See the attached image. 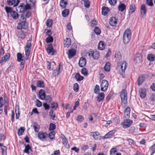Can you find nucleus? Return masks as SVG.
I'll list each match as a JSON object with an SVG mask.
<instances>
[{
    "label": "nucleus",
    "instance_id": "79ce46f5",
    "mask_svg": "<svg viewBox=\"0 0 155 155\" xmlns=\"http://www.w3.org/2000/svg\"><path fill=\"white\" fill-rule=\"evenodd\" d=\"M33 127L34 128L35 131L36 132H38L39 131L40 126L36 122H35L34 123Z\"/></svg>",
    "mask_w": 155,
    "mask_h": 155
},
{
    "label": "nucleus",
    "instance_id": "a19ab883",
    "mask_svg": "<svg viewBox=\"0 0 155 155\" xmlns=\"http://www.w3.org/2000/svg\"><path fill=\"white\" fill-rule=\"evenodd\" d=\"M69 11L68 9H65L62 12V16L64 17L67 16L69 15Z\"/></svg>",
    "mask_w": 155,
    "mask_h": 155
},
{
    "label": "nucleus",
    "instance_id": "20e7f679",
    "mask_svg": "<svg viewBox=\"0 0 155 155\" xmlns=\"http://www.w3.org/2000/svg\"><path fill=\"white\" fill-rule=\"evenodd\" d=\"M127 63L125 61H123L120 63L116 68L117 70L119 71L120 74H122L125 72L126 68L127 67Z\"/></svg>",
    "mask_w": 155,
    "mask_h": 155
},
{
    "label": "nucleus",
    "instance_id": "338daca9",
    "mask_svg": "<svg viewBox=\"0 0 155 155\" xmlns=\"http://www.w3.org/2000/svg\"><path fill=\"white\" fill-rule=\"evenodd\" d=\"M36 106L38 107H40L42 106V103L39 100L37 99L36 101Z\"/></svg>",
    "mask_w": 155,
    "mask_h": 155
},
{
    "label": "nucleus",
    "instance_id": "6ab92c4d",
    "mask_svg": "<svg viewBox=\"0 0 155 155\" xmlns=\"http://www.w3.org/2000/svg\"><path fill=\"white\" fill-rule=\"evenodd\" d=\"M45 92L44 90L41 89L39 91L38 97L40 99L44 100L45 98L46 97Z\"/></svg>",
    "mask_w": 155,
    "mask_h": 155
},
{
    "label": "nucleus",
    "instance_id": "bb28decb",
    "mask_svg": "<svg viewBox=\"0 0 155 155\" xmlns=\"http://www.w3.org/2000/svg\"><path fill=\"white\" fill-rule=\"evenodd\" d=\"M136 9L135 5L133 4H131L130 7V11L129 12V14L131 15L135 11Z\"/></svg>",
    "mask_w": 155,
    "mask_h": 155
},
{
    "label": "nucleus",
    "instance_id": "09e8293b",
    "mask_svg": "<svg viewBox=\"0 0 155 155\" xmlns=\"http://www.w3.org/2000/svg\"><path fill=\"white\" fill-rule=\"evenodd\" d=\"M100 91L99 86L98 85H96L95 86L94 89V92L96 94H98L99 93Z\"/></svg>",
    "mask_w": 155,
    "mask_h": 155
},
{
    "label": "nucleus",
    "instance_id": "13d9d810",
    "mask_svg": "<svg viewBox=\"0 0 155 155\" xmlns=\"http://www.w3.org/2000/svg\"><path fill=\"white\" fill-rule=\"evenodd\" d=\"M87 70L85 68H83L81 69V73L85 76H86L87 75Z\"/></svg>",
    "mask_w": 155,
    "mask_h": 155
},
{
    "label": "nucleus",
    "instance_id": "ea45409f",
    "mask_svg": "<svg viewBox=\"0 0 155 155\" xmlns=\"http://www.w3.org/2000/svg\"><path fill=\"white\" fill-rule=\"evenodd\" d=\"M63 69V66L61 65V63H60L58 66V68H57L55 70V73L57 72V74H59L61 71Z\"/></svg>",
    "mask_w": 155,
    "mask_h": 155
},
{
    "label": "nucleus",
    "instance_id": "e433bc0d",
    "mask_svg": "<svg viewBox=\"0 0 155 155\" xmlns=\"http://www.w3.org/2000/svg\"><path fill=\"white\" fill-rule=\"evenodd\" d=\"M60 4L61 7L64 8H66L67 5V2L66 0H61L60 1Z\"/></svg>",
    "mask_w": 155,
    "mask_h": 155
},
{
    "label": "nucleus",
    "instance_id": "c85d7f7f",
    "mask_svg": "<svg viewBox=\"0 0 155 155\" xmlns=\"http://www.w3.org/2000/svg\"><path fill=\"white\" fill-rule=\"evenodd\" d=\"M118 10L121 12H123L126 8V5L123 3H120L118 7Z\"/></svg>",
    "mask_w": 155,
    "mask_h": 155
},
{
    "label": "nucleus",
    "instance_id": "a211bd4d",
    "mask_svg": "<svg viewBox=\"0 0 155 155\" xmlns=\"http://www.w3.org/2000/svg\"><path fill=\"white\" fill-rule=\"evenodd\" d=\"M140 97L142 98H143L146 96V90L145 88H142L140 89L139 91Z\"/></svg>",
    "mask_w": 155,
    "mask_h": 155
},
{
    "label": "nucleus",
    "instance_id": "f3484780",
    "mask_svg": "<svg viewBox=\"0 0 155 155\" xmlns=\"http://www.w3.org/2000/svg\"><path fill=\"white\" fill-rule=\"evenodd\" d=\"M61 137H62V143L64 146L67 148H69V145L68 143V141L67 139L65 136L63 134H62Z\"/></svg>",
    "mask_w": 155,
    "mask_h": 155
},
{
    "label": "nucleus",
    "instance_id": "cd10ccee",
    "mask_svg": "<svg viewBox=\"0 0 155 155\" xmlns=\"http://www.w3.org/2000/svg\"><path fill=\"white\" fill-rule=\"evenodd\" d=\"M114 58L116 61H119L121 59V56L120 51H116L114 55Z\"/></svg>",
    "mask_w": 155,
    "mask_h": 155
},
{
    "label": "nucleus",
    "instance_id": "774afa93",
    "mask_svg": "<svg viewBox=\"0 0 155 155\" xmlns=\"http://www.w3.org/2000/svg\"><path fill=\"white\" fill-rule=\"evenodd\" d=\"M58 107V104L57 103H53L51 104V107L52 109H56Z\"/></svg>",
    "mask_w": 155,
    "mask_h": 155
},
{
    "label": "nucleus",
    "instance_id": "7c9ffc66",
    "mask_svg": "<svg viewBox=\"0 0 155 155\" xmlns=\"http://www.w3.org/2000/svg\"><path fill=\"white\" fill-rule=\"evenodd\" d=\"M147 59L150 61H153L155 60V56L154 54H150L147 56Z\"/></svg>",
    "mask_w": 155,
    "mask_h": 155
},
{
    "label": "nucleus",
    "instance_id": "864d4df0",
    "mask_svg": "<svg viewBox=\"0 0 155 155\" xmlns=\"http://www.w3.org/2000/svg\"><path fill=\"white\" fill-rule=\"evenodd\" d=\"M45 99L47 103H49L51 101L52 98L50 96L47 95L45 97Z\"/></svg>",
    "mask_w": 155,
    "mask_h": 155
},
{
    "label": "nucleus",
    "instance_id": "37998d69",
    "mask_svg": "<svg viewBox=\"0 0 155 155\" xmlns=\"http://www.w3.org/2000/svg\"><path fill=\"white\" fill-rule=\"evenodd\" d=\"M31 150V147L29 144H27V145L25 146V148L24 150V152L28 154H29V150Z\"/></svg>",
    "mask_w": 155,
    "mask_h": 155
},
{
    "label": "nucleus",
    "instance_id": "0eeeda50",
    "mask_svg": "<svg viewBox=\"0 0 155 155\" xmlns=\"http://www.w3.org/2000/svg\"><path fill=\"white\" fill-rule=\"evenodd\" d=\"M133 123L132 120L126 119L121 123L123 128H126L129 127Z\"/></svg>",
    "mask_w": 155,
    "mask_h": 155
},
{
    "label": "nucleus",
    "instance_id": "dca6fc26",
    "mask_svg": "<svg viewBox=\"0 0 155 155\" xmlns=\"http://www.w3.org/2000/svg\"><path fill=\"white\" fill-rule=\"evenodd\" d=\"M118 20L115 17H112L110 19L109 24L112 26H115L116 25Z\"/></svg>",
    "mask_w": 155,
    "mask_h": 155
},
{
    "label": "nucleus",
    "instance_id": "39448f33",
    "mask_svg": "<svg viewBox=\"0 0 155 155\" xmlns=\"http://www.w3.org/2000/svg\"><path fill=\"white\" fill-rule=\"evenodd\" d=\"M31 9V6L29 4H27L25 5L24 4L22 3L16 8V11L18 12H25L28 10Z\"/></svg>",
    "mask_w": 155,
    "mask_h": 155
},
{
    "label": "nucleus",
    "instance_id": "b1692460",
    "mask_svg": "<svg viewBox=\"0 0 155 155\" xmlns=\"http://www.w3.org/2000/svg\"><path fill=\"white\" fill-rule=\"evenodd\" d=\"M98 94L97 97V101L99 102L101 101L104 98V94L103 92L98 93Z\"/></svg>",
    "mask_w": 155,
    "mask_h": 155
},
{
    "label": "nucleus",
    "instance_id": "5fc2aeb1",
    "mask_svg": "<svg viewBox=\"0 0 155 155\" xmlns=\"http://www.w3.org/2000/svg\"><path fill=\"white\" fill-rule=\"evenodd\" d=\"M73 89L76 92H77L78 91L79 86L77 83H76L74 84L73 86Z\"/></svg>",
    "mask_w": 155,
    "mask_h": 155
},
{
    "label": "nucleus",
    "instance_id": "c03bdc74",
    "mask_svg": "<svg viewBox=\"0 0 155 155\" xmlns=\"http://www.w3.org/2000/svg\"><path fill=\"white\" fill-rule=\"evenodd\" d=\"M55 134L54 131L51 132L48 134V137L51 140L54 139L55 138Z\"/></svg>",
    "mask_w": 155,
    "mask_h": 155
},
{
    "label": "nucleus",
    "instance_id": "3c124183",
    "mask_svg": "<svg viewBox=\"0 0 155 155\" xmlns=\"http://www.w3.org/2000/svg\"><path fill=\"white\" fill-rule=\"evenodd\" d=\"M84 120L83 117L81 115H78L76 120L78 122H82Z\"/></svg>",
    "mask_w": 155,
    "mask_h": 155
},
{
    "label": "nucleus",
    "instance_id": "ddd939ff",
    "mask_svg": "<svg viewBox=\"0 0 155 155\" xmlns=\"http://www.w3.org/2000/svg\"><path fill=\"white\" fill-rule=\"evenodd\" d=\"M46 50L48 54H50L51 53L52 55L54 54V51L51 44H48L47 45Z\"/></svg>",
    "mask_w": 155,
    "mask_h": 155
},
{
    "label": "nucleus",
    "instance_id": "f704fd0d",
    "mask_svg": "<svg viewBox=\"0 0 155 155\" xmlns=\"http://www.w3.org/2000/svg\"><path fill=\"white\" fill-rule=\"evenodd\" d=\"M105 48V45L104 42L102 41H100L98 45V49L99 50H103Z\"/></svg>",
    "mask_w": 155,
    "mask_h": 155
},
{
    "label": "nucleus",
    "instance_id": "de8ad7c7",
    "mask_svg": "<svg viewBox=\"0 0 155 155\" xmlns=\"http://www.w3.org/2000/svg\"><path fill=\"white\" fill-rule=\"evenodd\" d=\"M25 130L24 127H21L18 130V135H22Z\"/></svg>",
    "mask_w": 155,
    "mask_h": 155
},
{
    "label": "nucleus",
    "instance_id": "69168bd1",
    "mask_svg": "<svg viewBox=\"0 0 155 155\" xmlns=\"http://www.w3.org/2000/svg\"><path fill=\"white\" fill-rule=\"evenodd\" d=\"M23 25V28L25 29H27L28 27V23L26 21L21 22Z\"/></svg>",
    "mask_w": 155,
    "mask_h": 155
},
{
    "label": "nucleus",
    "instance_id": "1a4fd4ad",
    "mask_svg": "<svg viewBox=\"0 0 155 155\" xmlns=\"http://www.w3.org/2000/svg\"><path fill=\"white\" fill-rule=\"evenodd\" d=\"M20 2L19 0H7L6 3L9 6L13 5V7H16Z\"/></svg>",
    "mask_w": 155,
    "mask_h": 155
},
{
    "label": "nucleus",
    "instance_id": "4be33fe9",
    "mask_svg": "<svg viewBox=\"0 0 155 155\" xmlns=\"http://www.w3.org/2000/svg\"><path fill=\"white\" fill-rule=\"evenodd\" d=\"M71 43V39L70 38H66L64 41V44L65 47L68 48Z\"/></svg>",
    "mask_w": 155,
    "mask_h": 155
},
{
    "label": "nucleus",
    "instance_id": "4c0bfd02",
    "mask_svg": "<svg viewBox=\"0 0 155 155\" xmlns=\"http://www.w3.org/2000/svg\"><path fill=\"white\" fill-rule=\"evenodd\" d=\"M110 64L109 62H107L104 67V70L107 72H109L110 71Z\"/></svg>",
    "mask_w": 155,
    "mask_h": 155
},
{
    "label": "nucleus",
    "instance_id": "9d476101",
    "mask_svg": "<svg viewBox=\"0 0 155 155\" xmlns=\"http://www.w3.org/2000/svg\"><path fill=\"white\" fill-rule=\"evenodd\" d=\"M17 36L19 38L23 39L26 36L25 32L21 30H17L16 31Z\"/></svg>",
    "mask_w": 155,
    "mask_h": 155
},
{
    "label": "nucleus",
    "instance_id": "e2e57ef3",
    "mask_svg": "<svg viewBox=\"0 0 155 155\" xmlns=\"http://www.w3.org/2000/svg\"><path fill=\"white\" fill-rule=\"evenodd\" d=\"M26 20V18L24 15L23 14L21 15L20 21L21 22H25Z\"/></svg>",
    "mask_w": 155,
    "mask_h": 155
},
{
    "label": "nucleus",
    "instance_id": "f257e3e1",
    "mask_svg": "<svg viewBox=\"0 0 155 155\" xmlns=\"http://www.w3.org/2000/svg\"><path fill=\"white\" fill-rule=\"evenodd\" d=\"M31 41L32 38H30L26 43V45L25 47V59L26 60H28L29 56L30 54L31 47Z\"/></svg>",
    "mask_w": 155,
    "mask_h": 155
},
{
    "label": "nucleus",
    "instance_id": "72a5a7b5",
    "mask_svg": "<svg viewBox=\"0 0 155 155\" xmlns=\"http://www.w3.org/2000/svg\"><path fill=\"white\" fill-rule=\"evenodd\" d=\"M91 136H92L94 138L97 139L99 137V134L97 132H91L90 133Z\"/></svg>",
    "mask_w": 155,
    "mask_h": 155
},
{
    "label": "nucleus",
    "instance_id": "2f4dec72",
    "mask_svg": "<svg viewBox=\"0 0 155 155\" xmlns=\"http://www.w3.org/2000/svg\"><path fill=\"white\" fill-rule=\"evenodd\" d=\"M145 80V78L143 76H140L137 80V84L139 86L141 85Z\"/></svg>",
    "mask_w": 155,
    "mask_h": 155
},
{
    "label": "nucleus",
    "instance_id": "a878e982",
    "mask_svg": "<svg viewBox=\"0 0 155 155\" xmlns=\"http://www.w3.org/2000/svg\"><path fill=\"white\" fill-rule=\"evenodd\" d=\"M110 155H121L120 153H118L117 152V149L116 148H112L110 151Z\"/></svg>",
    "mask_w": 155,
    "mask_h": 155
},
{
    "label": "nucleus",
    "instance_id": "49530a36",
    "mask_svg": "<svg viewBox=\"0 0 155 155\" xmlns=\"http://www.w3.org/2000/svg\"><path fill=\"white\" fill-rule=\"evenodd\" d=\"M53 41V37L50 35H49L48 37L46 39V41L47 43L51 42Z\"/></svg>",
    "mask_w": 155,
    "mask_h": 155
},
{
    "label": "nucleus",
    "instance_id": "c756f323",
    "mask_svg": "<svg viewBox=\"0 0 155 155\" xmlns=\"http://www.w3.org/2000/svg\"><path fill=\"white\" fill-rule=\"evenodd\" d=\"M109 11V10L108 8L104 6L103 7L101 13L104 15H106L107 14Z\"/></svg>",
    "mask_w": 155,
    "mask_h": 155
},
{
    "label": "nucleus",
    "instance_id": "c9c22d12",
    "mask_svg": "<svg viewBox=\"0 0 155 155\" xmlns=\"http://www.w3.org/2000/svg\"><path fill=\"white\" fill-rule=\"evenodd\" d=\"M12 18L14 19H18V14L15 11H13L10 14Z\"/></svg>",
    "mask_w": 155,
    "mask_h": 155
},
{
    "label": "nucleus",
    "instance_id": "603ef678",
    "mask_svg": "<svg viewBox=\"0 0 155 155\" xmlns=\"http://www.w3.org/2000/svg\"><path fill=\"white\" fill-rule=\"evenodd\" d=\"M2 153L3 155H6L7 148L5 146L2 147L1 148Z\"/></svg>",
    "mask_w": 155,
    "mask_h": 155
},
{
    "label": "nucleus",
    "instance_id": "4d7b16f0",
    "mask_svg": "<svg viewBox=\"0 0 155 155\" xmlns=\"http://www.w3.org/2000/svg\"><path fill=\"white\" fill-rule=\"evenodd\" d=\"M94 32L97 35L100 34L101 32L100 29L97 27H95L94 29Z\"/></svg>",
    "mask_w": 155,
    "mask_h": 155
},
{
    "label": "nucleus",
    "instance_id": "680f3d73",
    "mask_svg": "<svg viewBox=\"0 0 155 155\" xmlns=\"http://www.w3.org/2000/svg\"><path fill=\"white\" fill-rule=\"evenodd\" d=\"M84 5V6L87 8H88L90 6V2L88 0H85Z\"/></svg>",
    "mask_w": 155,
    "mask_h": 155
},
{
    "label": "nucleus",
    "instance_id": "7ed1b4c3",
    "mask_svg": "<svg viewBox=\"0 0 155 155\" xmlns=\"http://www.w3.org/2000/svg\"><path fill=\"white\" fill-rule=\"evenodd\" d=\"M131 34V31L129 28L127 29L124 32L123 40L125 44H127L130 41Z\"/></svg>",
    "mask_w": 155,
    "mask_h": 155
},
{
    "label": "nucleus",
    "instance_id": "412c9836",
    "mask_svg": "<svg viewBox=\"0 0 155 155\" xmlns=\"http://www.w3.org/2000/svg\"><path fill=\"white\" fill-rule=\"evenodd\" d=\"M142 56L140 54H137L135 55L134 61L136 64H138L141 62L142 60Z\"/></svg>",
    "mask_w": 155,
    "mask_h": 155
},
{
    "label": "nucleus",
    "instance_id": "6e6552de",
    "mask_svg": "<svg viewBox=\"0 0 155 155\" xmlns=\"http://www.w3.org/2000/svg\"><path fill=\"white\" fill-rule=\"evenodd\" d=\"M88 55L90 56H91L94 59H97L99 57L100 55L99 52L98 51H94L92 50L89 51Z\"/></svg>",
    "mask_w": 155,
    "mask_h": 155
},
{
    "label": "nucleus",
    "instance_id": "5701e85b",
    "mask_svg": "<svg viewBox=\"0 0 155 155\" xmlns=\"http://www.w3.org/2000/svg\"><path fill=\"white\" fill-rule=\"evenodd\" d=\"M17 61L19 62H21L23 61H25L24 59V57L22 55V54L20 53H18L17 54Z\"/></svg>",
    "mask_w": 155,
    "mask_h": 155
},
{
    "label": "nucleus",
    "instance_id": "0e129e2a",
    "mask_svg": "<svg viewBox=\"0 0 155 155\" xmlns=\"http://www.w3.org/2000/svg\"><path fill=\"white\" fill-rule=\"evenodd\" d=\"M146 4L150 6H152L153 5V0H147Z\"/></svg>",
    "mask_w": 155,
    "mask_h": 155
},
{
    "label": "nucleus",
    "instance_id": "6e6d98bb",
    "mask_svg": "<svg viewBox=\"0 0 155 155\" xmlns=\"http://www.w3.org/2000/svg\"><path fill=\"white\" fill-rule=\"evenodd\" d=\"M53 23V21L52 20H48L47 21L46 25L48 27H51Z\"/></svg>",
    "mask_w": 155,
    "mask_h": 155
},
{
    "label": "nucleus",
    "instance_id": "58836bf2",
    "mask_svg": "<svg viewBox=\"0 0 155 155\" xmlns=\"http://www.w3.org/2000/svg\"><path fill=\"white\" fill-rule=\"evenodd\" d=\"M75 78L78 81H81L84 79V77L80 75L79 73H77L75 76Z\"/></svg>",
    "mask_w": 155,
    "mask_h": 155
},
{
    "label": "nucleus",
    "instance_id": "393cba45",
    "mask_svg": "<svg viewBox=\"0 0 155 155\" xmlns=\"http://www.w3.org/2000/svg\"><path fill=\"white\" fill-rule=\"evenodd\" d=\"M116 130H115L110 131L105 134L104 137L105 138H108L112 137L115 133Z\"/></svg>",
    "mask_w": 155,
    "mask_h": 155
},
{
    "label": "nucleus",
    "instance_id": "2eb2a0df",
    "mask_svg": "<svg viewBox=\"0 0 155 155\" xmlns=\"http://www.w3.org/2000/svg\"><path fill=\"white\" fill-rule=\"evenodd\" d=\"M86 64V60L85 58L81 57L79 59V64L81 67L83 68L85 66Z\"/></svg>",
    "mask_w": 155,
    "mask_h": 155
},
{
    "label": "nucleus",
    "instance_id": "bf43d9fd",
    "mask_svg": "<svg viewBox=\"0 0 155 155\" xmlns=\"http://www.w3.org/2000/svg\"><path fill=\"white\" fill-rule=\"evenodd\" d=\"M56 128V125L54 124L51 123L49 125V129L50 130H52Z\"/></svg>",
    "mask_w": 155,
    "mask_h": 155
},
{
    "label": "nucleus",
    "instance_id": "8fccbe9b",
    "mask_svg": "<svg viewBox=\"0 0 155 155\" xmlns=\"http://www.w3.org/2000/svg\"><path fill=\"white\" fill-rule=\"evenodd\" d=\"M49 115L51 117V118L52 120H54V118L55 117V115L54 113L53 110H51L49 112Z\"/></svg>",
    "mask_w": 155,
    "mask_h": 155
},
{
    "label": "nucleus",
    "instance_id": "473e14b6",
    "mask_svg": "<svg viewBox=\"0 0 155 155\" xmlns=\"http://www.w3.org/2000/svg\"><path fill=\"white\" fill-rule=\"evenodd\" d=\"M36 86L39 87H45V84L43 81L38 80L37 81Z\"/></svg>",
    "mask_w": 155,
    "mask_h": 155
},
{
    "label": "nucleus",
    "instance_id": "aec40b11",
    "mask_svg": "<svg viewBox=\"0 0 155 155\" xmlns=\"http://www.w3.org/2000/svg\"><path fill=\"white\" fill-rule=\"evenodd\" d=\"M140 12L141 14V17H144L146 14V9L145 6L144 5H142L140 6Z\"/></svg>",
    "mask_w": 155,
    "mask_h": 155
},
{
    "label": "nucleus",
    "instance_id": "423d86ee",
    "mask_svg": "<svg viewBox=\"0 0 155 155\" xmlns=\"http://www.w3.org/2000/svg\"><path fill=\"white\" fill-rule=\"evenodd\" d=\"M108 86V83L107 81L105 80H103L101 83L100 87L101 90L103 91H106Z\"/></svg>",
    "mask_w": 155,
    "mask_h": 155
},
{
    "label": "nucleus",
    "instance_id": "052dcab7",
    "mask_svg": "<svg viewBox=\"0 0 155 155\" xmlns=\"http://www.w3.org/2000/svg\"><path fill=\"white\" fill-rule=\"evenodd\" d=\"M25 64V61H23L20 62L19 67V70L20 71L24 69Z\"/></svg>",
    "mask_w": 155,
    "mask_h": 155
},
{
    "label": "nucleus",
    "instance_id": "9b49d317",
    "mask_svg": "<svg viewBox=\"0 0 155 155\" xmlns=\"http://www.w3.org/2000/svg\"><path fill=\"white\" fill-rule=\"evenodd\" d=\"M38 136L40 140H42L48 137V134L46 132L40 131L38 133Z\"/></svg>",
    "mask_w": 155,
    "mask_h": 155
},
{
    "label": "nucleus",
    "instance_id": "f03ea898",
    "mask_svg": "<svg viewBox=\"0 0 155 155\" xmlns=\"http://www.w3.org/2000/svg\"><path fill=\"white\" fill-rule=\"evenodd\" d=\"M120 98L121 105L123 107H125L127 104V93L125 89H123L120 92Z\"/></svg>",
    "mask_w": 155,
    "mask_h": 155
},
{
    "label": "nucleus",
    "instance_id": "f8f14e48",
    "mask_svg": "<svg viewBox=\"0 0 155 155\" xmlns=\"http://www.w3.org/2000/svg\"><path fill=\"white\" fill-rule=\"evenodd\" d=\"M67 54L69 58L71 59L76 54V50L73 48L69 50Z\"/></svg>",
    "mask_w": 155,
    "mask_h": 155
},
{
    "label": "nucleus",
    "instance_id": "a18cd8bd",
    "mask_svg": "<svg viewBox=\"0 0 155 155\" xmlns=\"http://www.w3.org/2000/svg\"><path fill=\"white\" fill-rule=\"evenodd\" d=\"M5 9L6 12L8 14L9 13H10V14L13 11L12 8L6 6L5 8Z\"/></svg>",
    "mask_w": 155,
    "mask_h": 155
},
{
    "label": "nucleus",
    "instance_id": "4468645a",
    "mask_svg": "<svg viewBox=\"0 0 155 155\" xmlns=\"http://www.w3.org/2000/svg\"><path fill=\"white\" fill-rule=\"evenodd\" d=\"M10 57V54L7 53L2 57V59L0 60V64H2L4 62H6L8 61Z\"/></svg>",
    "mask_w": 155,
    "mask_h": 155
}]
</instances>
